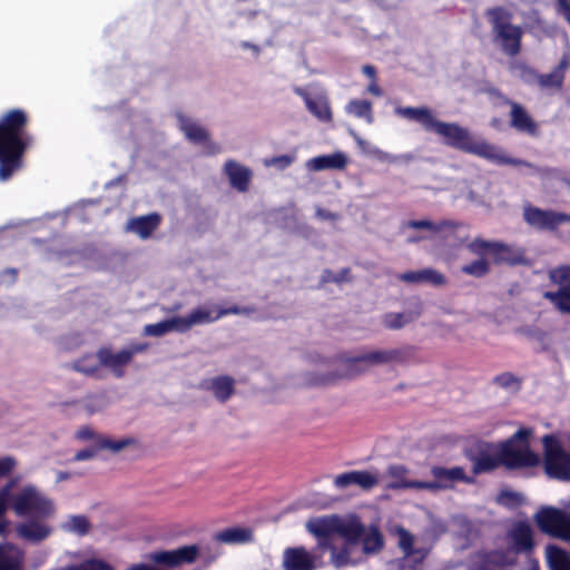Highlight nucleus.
<instances>
[{"mask_svg":"<svg viewBox=\"0 0 570 570\" xmlns=\"http://www.w3.org/2000/svg\"><path fill=\"white\" fill-rule=\"evenodd\" d=\"M395 114L419 122L428 131L439 135L445 145L462 151L476 155L499 165H521L523 161L505 156L504 151L485 141L475 140L466 128L455 122L438 120L428 107H397Z\"/></svg>","mask_w":570,"mask_h":570,"instance_id":"nucleus-1","label":"nucleus"},{"mask_svg":"<svg viewBox=\"0 0 570 570\" xmlns=\"http://www.w3.org/2000/svg\"><path fill=\"white\" fill-rule=\"evenodd\" d=\"M352 528L354 529L352 534L341 535L343 538L341 546L332 543L325 549L331 554L330 563L336 569L356 566L367 556L383 549V537L377 528H366L360 520Z\"/></svg>","mask_w":570,"mask_h":570,"instance_id":"nucleus-2","label":"nucleus"},{"mask_svg":"<svg viewBox=\"0 0 570 570\" xmlns=\"http://www.w3.org/2000/svg\"><path fill=\"white\" fill-rule=\"evenodd\" d=\"M413 355L414 348L411 346L364 352L341 361L334 372L315 375L309 383L312 385H330L338 380H351L362 374L365 366L403 364Z\"/></svg>","mask_w":570,"mask_h":570,"instance_id":"nucleus-3","label":"nucleus"},{"mask_svg":"<svg viewBox=\"0 0 570 570\" xmlns=\"http://www.w3.org/2000/svg\"><path fill=\"white\" fill-rule=\"evenodd\" d=\"M27 124L22 110L9 111L0 121V180H7L21 167V157L30 142L24 131Z\"/></svg>","mask_w":570,"mask_h":570,"instance_id":"nucleus-4","label":"nucleus"},{"mask_svg":"<svg viewBox=\"0 0 570 570\" xmlns=\"http://www.w3.org/2000/svg\"><path fill=\"white\" fill-rule=\"evenodd\" d=\"M544 471L553 479H570V433L549 434L542 439Z\"/></svg>","mask_w":570,"mask_h":570,"instance_id":"nucleus-5","label":"nucleus"},{"mask_svg":"<svg viewBox=\"0 0 570 570\" xmlns=\"http://www.w3.org/2000/svg\"><path fill=\"white\" fill-rule=\"evenodd\" d=\"M487 16L502 51L512 57L517 56L521 50V27L511 23V13L503 8L490 9Z\"/></svg>","mask_w":570,"mask_h":570,"instance_id":"nucleus-6","label":"nucleus"},{"mask_svg":"<svg viewBox=\"0 0 570 570\" xmlns=\"http://www.w3.org/2000/svg\"><path fill=\"white\" fill-rule=\"evenodd\" d=\"M530 435V430H519L510 440L498 444L504 466L515 469L539 464V455L529 448L528 439Z\"/></svg>","mask_w":570,"mask_h":570,"instance_id":"nucleus-7","label":"nucleus"},{"mask_svg":"<svg viewBox=\"0 0 570 570\" xmlns=\"http://www.w3.org/2000/svg\"><path fill=\"white\" fill-rule=\"evenodd\" d=\"M356 517L341 518L337 514L315 517L307 520L306 530L318 540V548L326 549L331 543L327 541L333 534H352V525L357 522Z\"/></svg>","mask_w":570,"mask_h":570,"instance_id":"nucleus-8","label":"nucleus"},{"mask_svg":"<svg viewBox=\"0 0 570 570\" xmlns=\"http://www.w3.org/2000/svg\"><path fill=\"white\" fill-rule=\"evenodd\" d=\"M11 507L18 515L35 514L39 518H46L55 513L52 500L33 485H27L16 495H12Z\"/></svg>","mask_w":570,"mask_h":570,"instance_id":"nucleus-9","label":"nucleus"},{"mask_svg":"<svg viewBox=\"0 0 570 570\" xmlns=\"http://www.w3.org/2000/svg\"><path fill=\"white\" fill-rule=\"evenodd\" d=\"M459 224L450 220H431L429 218L411 219L401 225V230L405 235L409 244H417L423 240L431 239L444 232H454Z\"/></svg>","mask_w":570,"mask_h":570,"instance_id":"nucleus-10","label":"nucleus"},{"mask_svg":"<svg viewBox=\"0 0 570 570\" xmlns=\"http://www.w3.org/2000/svg\"><path fill=\"white\" fill-rule=\"evenodd\" d=\"M540 530L550 535L570 541V515L554 508H542L534 514Z\"/></svg>","mask_w":570,"mask_h":570,"instance_id":"nucleus-11","label":"nucleus"},{"mask_svg":"<svg viewBox=\"0 0 570 570\" xmlns=\"http://www.w3.org/2000/svg\"><path fill=\"white\" fill-rule=\"evenodd\" d=\"M550 281L559 286L557 292H544L549 299L561 313L570 314V265L559 266L549 272Z\"/></svg>","mask_w":570,"mask_h":570,"instance_id":"nucleus-12","label":"nucleus"},{"mask_svg":"<svg viewBox=\"0 0 570 570\" xmlns=\"http://www.w3.org/2000/svg\"><path fill=\"white\" fill-rule=\"evenodd\" d=\"M570 66V59L568 56H563L559 65L547 75H539L533 69L529 68L523 63L513 65V69L520 72V77L527 78L532 77L535 79L538 86L542 89H556L560 90L563 85L564 75Z\"/></svg>","mask_w":570,"mask_h":570,"instance_id":"nucleus-13","label":"nucleus"},{"mask_svg":"<svg viewBox=\"0 0 570 570\" xmlns=\"http://www.w3.org/2000/svg\"><path fill=\"white\" fill-rule=\"evenodd\" d=\"M200 554L198 544L183 546L174 550L155 551L148 554V560L168 568H178L194 563Z\"/></svg>","mask_w":570,"mask_h":570,"instance_id":"nucleus-14","label":"nucleus"},{"mask_svg":"<svg viewBox=\"0 0 570 570\" xmlns=\"http://www.w3.org/2000/svg\"><path fill=\"white\" fill-rule=\"evenodd\" d=\"M322 564L321 558L304 547L287 548L283 552L284 570H316Z\"/></svg>","mask_w":570,"mask_h":570,"instance_id":"nucleus-15","label":"nucleus"},{"mask_svg":"<svg viewBox=\"0 0 570 570\" xmlns=\"http://www.w3.org/2000/svg\"><path fill=\"white\" fill-rule=\"evenodd\" d=\"M525 222L539 229H554L559 225L570 223V215L554 210H543L528 206L523 213Z\"/></svg>","mask_w":570,"mask_h":570,"instance_id":"nucleus-16","label":"nucleus"},{"mask_svg":"<svg viewBox=\"0 0 570 570\" xmlns=\"http://www.w3.org/2000/svg\"><path fill=\"white\" fill-rule=\"evenodd\" d=\"M380 483V478L376 472L373 471H350L346 473L338 474L334 479V484L338 489H345L350 485H357L364 491H370Z\"/></svg>","mask_w":570,"mask_h":570,"instance_id":"nucleus-17","label":"nucleus"},{"mask_svg":"<svg viewBox=\"0 0 570 570\" xmlns=\"http://www.w3.org/2000/svg\"><path fill=\"white\" fill-rule=\"evenodd\" d=\"M409 470L402 464H392L386 470V475L391 481L386 484V489L402 490V489H433L434 484H425L423 481H411L407 479Z\"/></svg>","mask_w":570,"mask_h":570,"instance_id":"nucleus-18","label":"nucleus"},{"mask_svg":"<svg viewBox=\"0 0 570 570\" xmlns=\"http://www.w3.org/2000/svg\"><path fill=\"white\" fill-rule=\"evenodd\" d=\"M508 539L511 543V549L517 552H528L532 550L533 531L528 522H517L508 532Z\"/></svg>","mask_w":570,"mask_h":570,"instance_id":"nucleus-19","label":"nucleus"},{"mask_svg":"<svg viewBox=\"0 0 570 570\" xmlns=\"http://www.w3.org/2000/svg\"><path fill=\"white\" fill-rule=\"evenodd\" d=\"M97 357L100 365L109 368L117 377L124 375L125 367L131 362L130 353H126L125 350L114 352L110 348H100Z\"/></svg>","mask_w":570,"mask_h":570,"instance_id":"nucleus-20","label":"nucleus"},{"mask_svg":"<svg viewBox=\"0 0 570 570\" xmlns=\"http://www.w3.org/2000/svg\"><path fill=\"white\" fill-rule=\"evenodd\" d=\"M431 474L434 476V481H423L425 484H434L436 488L426 489L428 491H439L441 489H445L450 487L453 482L464 481L466 479L465 472L460 466L454 468H443V466H432Z\"/></svg>","mask_w":570,"mask_h":570,"instance_id":"nucleus-21","label":"nucleus"},{"mask_svg":"<svg viewBox=\"0 0 570 570\" xmlns=\"http://www.w3.org/2000/svg\"><path fill=\"white\" fill-rule=\"evenodd\" d=\"M508 104L511 107V126L518 131L535 136L538 134V125L528 114V111L518 102L508 100Z\"/></svg>","mask_w":570,"mask_h":570,"instance_id":"nucleus-22","label":"nucleus"},{"mask_svg":"<svg viewBox=\"0 0 570 570\" xmlns=\"http://www.w3.org/2000/svg\"><path fill=\"white\" fill-rule=\"evenodd\" d=\"M399 279L410 284H431L434 286H443L446 284L445 276L433 268L409 271L399 275Z\"/></svg>","mask_w":570,"mask_h":570,"instance_id":"nucleus-23","label":"nucleus"},{"mask_svg":"<svg viewBox=\"0 0 570 570\" xmlns=\"http://www.w3.org/2000/svg\"><path fill=\"white\" fill-rule=\"evenodd\" d=\"M203 387L209 391L219 402H226L235 392V381L230 376H216L203 383Z\"/></svg>","mask_w":570,"mask_h":570,"instance_id":"nucleus-24","label":"nucleus"},{"mask_svg":"<svg viewBox=\"0 0 570 570\" xmlns=\"http://www.w3.org/2000/svg\"><path fill=\"white\" fill-rule=\"evenodd\" d=\"M17 533L20 538L39 542L47 539L51 533V528L43 521L31 520L17 525Z\"/></svg>","mask_w":570,"mask_h":570,"instance_id":"nucleus-25","label":"nucleus"},{"mask_svg":"<svg viewBox=\"0 0 570 570\" xmlns=\"http://www.w3.org/2000/svg\"><path fill=\"white\" fill-rule=\"evenodd\" d=\"M225 173L234 188L239 191L247 190L249 180L252 178L250 169L234 160H228L225 164Z\"/></svg>","mask_w":570,"mask_h":570,"instance_id":"nucleus-26","label":"nucleus"},{"mask_svg":"<svg viewBox=\"0 0 570 570\" xmlns=\"http://www.w3.org/2000/svg\"><path fill=\"white\" fill-rule=\"evenodd\" d=\"M347 164V158L343 153L323 155L314 157L306 163V168L312 171L325 169H343Z\"/></svg>","mask_w":570,"mask_h":570,"instance_id":"nucleus-27","label":"nucleus"},{"mask_svg":"<svg viewBox=\"0 0 570 570\" xmlns=\"http://www.w3.org/2000/svg\"><path fill=\"white\" fill-rule=\"evenodd\" d=\"M503 465V459L498 445H492L487 452H482L474 459L473 471L474 473L489 472Z\"/></svg>","mask_w":570,"mask_h":570,"instance_id":"nucleus-28","label":"nucleus"},{"mask_svg":"<svg viewBox=\"0 0 570 570\" xmlns=\"http://www.w3.org/2000/svg\"><path fill=\"white\" fill-rule=\"evenodd\" d=\"M215 540L226 544H240L253 540V531L249 528L234 527L215 534Z\"/></svg>","mask_w":570,"mask_h":570,"instance_id":"nucleus-29","label":"nucleus"},{"mask_svg":"<svg viewBox=\"0 0 570 570\" xmlns=\"http://www.w3.org/2000/svg\"><path fill=\"white\" fill-rule=\"evenodd\" d=\"M160 217L157 214L141 216L128 222L127 228L141 238H147L158 226Z\"/></svg>","mask_w":570,"mask_h":570,"instance_id":"nucleus-30","label":"nucleus"},{"mask_svg":"<svg viewBox=\"0 0 570 570\" xmlns=\"http://www.w3.org/2000/svg\"><path fill=\"white\" fill-rule=\"evenodd\" d=\"M22 552L14 546H0V570H21Z\"/></svg>","mask_w":570,"mask_h":570,"instance_id":"nucleus-31","label":"nucleus"},{"mask_svg":"<svg viewBox=\"0 0 570 570\" xmlns=\"http://www.w3.org/2000/svg\"><path fill=\"white\" fill-rule=\"evenodd\" d=\"M546 559L550 570H570L569 553L557 546L546 548Z\"/></svg>","mask_w":570,"mask_h":570,"instance_id":"nucleus-32","label":"nucleus"},{"mask_svg":"<svg viewBox=\"0 0 570 570\" xmlns=\"http://www.w3.org/2000/svg\"><path fill=\"white\" fill-rule=\"evenodd\" d=\"M492 256L497 263H508L511 265H515L523 262L522 252L514 250L512 247L498 242L494 246Z\"/></svg>","mask_w":570,"mask_h":570,"instance_id":"nucleus-33","label":"nucleus"},{"mask_svg":"<svg viewBox=\"0 0 570 570\" xmlns=\"http://www.w3.org/2000/svg\"><path fill=\"white\" fill-rule=\"evenodd\" d=\"M306 108L321 121L330 122L332 120V110L325 97L306 98Z\"/></svg>","mask_w":570,"mask_h":570,"instance_id":"nucleus-34","label":"nucleus"},{"mask_svg":"<svg viewBox=\"0 0 570 570\" xmlns=\"http://www.w3.org/2000/svg\"><path fill=\"white\" fill-rule=\"evenodd\" d=\"M345 110L356 118H364L367 124L374 121L371 101L353 99L346 105Z\"/></svg>","mask_w":570,"mask_h":570,"instance_id":"nucleus-35","label":"nucleus"},{"mask_svg":"<svg viewBox=\"0 0 570 570\" xmlns=\"http://www.w3.org/2000/svg\"><path fill=\"white\" fill-rule=\"evenodd\" d=\"M413 320L414 316L411 313L390 312L382 316L381 322L385 328L397 331L410 324Z\"/></svg>","mask_w":570,"mask_h":570,"instance_id":"nucleus-36","label":"nucleus"},{"mask_svg":"<svg viewBox=\"0 0 570 570\" xmlns=\"http://www.w3.org/2000/svg\"><path fill=\"white\" fill-rule=\"evenodd\" d=\"M179 122L180 129L189 140L200 142L207 139V131L197 122L184 117L179 118Z\"/></svg>","mask_w":570,"mask_h":570,"instance_id":"nucleus-37","label":"nucleus"},{"mask_svg":"<svg viewBox=\"0 0 570 570\" xmlns=\"http://www.w3.org/2000/svg\"><path fill=\"white\" fill-rule=\"evenodd\" d=\"M137 441L134 438H122L120 440H111L108 438H99L98 439V448L110 450L114 453L121 452L122 450L135 445Z\"/></svg>","mask_w":570,"mask_h":570,"instance_id":"nucleus-38","label":"nucleus"},{"mask_svg":"<svg viewBox=\"0 0 570 570\" xmlns=\"http://www.w3.org/2000/svg\"><path fill=\"white\" fill-rule=\"evenodd\" d=\"M62 529L79 535L86 534L90 529L89 520L85 515H71L62 524Z\"/></svg>","mask_w":570,"mask_h":570,"instance_id":"nucleus-39","label":"nucleus"},{"mask_svg":"<svg viewBox=\"0 0 570 570\" xmlns=\"http://www.w3.org/2000/svg\"><path fill=\"white\" fill-rule=\"evenodd\" d=\"M517 561V552L512 549L508 551H495L489 556V563L494 564L499 568L511 567Z\"/></svg>","mask_w":570,"mask_h":570,"instance_id":"nucleus-40","label":"nucleus"},{"mask_svg":"<svg viewBox=\"0 0 570 570\" xmlns=\"http://www.w3.org/2000/svg\"><path fill=\"white\" fill-rule=\"evenodd\" d=\"M189 320L191 326H195L198 324L212 323L214 321H217L218 317L217 312L215 313L213 308L198 307L189 314Z\"/></svg>","mask_w":570,"mask_h":570,"instance_id":"nucleus-41","label":"nucleus"},{"mask_svg":"<svg viewBox=\"0 0 570 570\" xmlns=\"http://www.w3.org/2000/svg\"><path fill=\"white\" fill-rule=\"evenodd\" d=\"M490 271L489 263L483 257L472 262L471 264L464 265L462 272L466 275L482 277Z\"/></svg>","mask_w":570,"mask_h":570,"instance_id":"nucleus-42","label":"nucleus"},{"mask_svg":"<svg viewBox=\"0 0 570 570\" xmlns=\"http://www.w3.org/2000/svg\"><path fill=\"white\" fill-rule=\"evenodd\" d=\"M61 570H114V568L100 559H89L80 564L66 567Z\"/></svg>","mask_w":570,"mask_h":570,"instance_id":"nucleus-43","label":"nucleus"},{"mask_svg":"<svg viewBox=\"0 0 570 570\" xmlns=\"http://www.w3.org/2000/svg\"><path fill=\"white\" fill-rule=\"evenodd\" d=\"M396 534L399 538V547L404 552V554L406 557L414 554V549H413L414 538H413V535L404 528H397Z\"/></svg>","mask_w":570,"mask_h":570,"instance_id":"nucleus-44","label":"nucleus"},{"mask_svg":"<svg viewBox=\"0 0 570 570\" xmlns=\"http://www.w3.org/2000/svg\"><path fill=\"white\" fill-rule=\"evenodd\" d=\"M495 244L497 242H488L481 238H476L468 245V248L470 252L476 255H482L485 250L492 255Z\"/></svg>","mask_w":570,"mask_h":570,"instance_id":"nucleus-45","label":"nucleus"},{"mask_svg":"<svg viewBox=\"0 0 570 570\" xmlns=\"http://www.w3.org/2000/svg\"><path fill=\"white\" fill-rule=\"evenodd\" d=\"M170 332V327L168 325L167 320L156 323V324H148L144 327V335L146 336H155L159 337Z\"/></svg>","mask_w":570,"mask_h":570,"instance_id":"nucleus-46","label":"nucleus"},{"mask_svg":"<svg viewBox=\"0 0 570 570\" xmlns=\"http://www.w3.org/2000/svg\"><path fill=\"white\" fill-rule=\"evenodd\" d=\"M106 406L107 402L102 395H92L86 399L85 407L90 414L100 412Z\"/></svg>","mask_w":570,"mask_h":570,"instance_id":"nucleus-47","label":"nucleus"},{"mask_svg":"<svg viewBox=\"0 0 570 570\" xmlns=\"http://www.w3.org/2000/svg\"><path fill=\"white\" fill-rule=\"evenodd\" d=\"M167 322L170 327V332L184 333L193 327L190 324L189 315L185 316V317H181V316L173 317V318L167 320Z\"/></svg>","mask_w":570,"mask_h":570,"instance_id":"nucleus-48","label":"nucleus"},{"mask_svg":"<svg viewBox=\"0 0 570 570\" xmlns=\"http://www.w3.org/2000/svg\"><path fill=\"white\" fill-rule=\"evenodd\" d=\"M91 357H85L82 360H79L75 364V368L83 374L87 375H94L98 372L99 365H97L95 362H90Z\"/></svg>","mask_w":570,"mask_h":570,"instance_id":"nucleus-49","label":"nucleus"},{"mask_svg":"<svg viewBox=\"0 0 570 570\" xmlns=\"http://www.w3.org/2000/svg\"><path fill=\"white\" fill-rule=\"evenodd\" d=\"M294 158L288 155H283L278 157H274L265 161L267 166H275L279 169H284L288 167L293 163Z\"/></svg>","mask_w":570,"mask_h":570,"instance_id":"nucleus-50","label":"nucleus"},{"mask_svg":"<svg viewBox=\"0 0 570 570\" xmlns=\"http://www.w3.org/2000/svg\"><path fill=\"white\" fill-rule=\"evenodd\" d=\"M17 462L12 456L0 458V478L8 475L16 468Z\"/></svg>","mask_w":570,"mask_h":570,"instance_id":"nucleus-51","label":"nucleus"},{"mask_svg":"<svg viewBox=\"0 0 570 570\" xmlns=\"http://www.w3.org/2000/svg\"><path fill=\"white\" fill-rule=\"evenodd\" d=\"M11 488L12 483H9L0 490V515L6 512L9 501H11Z\"/></svg>","mask_w":570,"mask_h":570,"instance_id":"nucleus-52","label":"nucleus"},{"mask_svg":"<svg viewBox=\"0 0 570 570\" xmlns=\"http://www.w3.org/2000/svg\"><path fill=\"white\" fill-rule=\"evenodd\" d=\"M252 312H253L252 308H247V307L239 308L237 306H233L230 308L217 309V317L219 320L220 317L228 315V314H250Z\"/></svg>","mask_w":570,"mask_h":570,"instance_id":"nucleus-53","label":"nucleus"},{"mask_svg":"<svg viewBox=\"0 0 570 570\" xmlns=\"http://www.w3.org/2000/svg\"><path fill=\"white\" fill-rule=\"evenodd\" d=\"M370 155L374 156L376 159H379L380 161H389V163H395L399 157L396 156H393L391 154H387L385 151H382L381 149L379 148H372L370 150Z\"/></svg>","mask_w":570,"mask_h":570,"instance_id":"nucleus-54","label":"nucleus"},{"mask_svg":"<svg viewBox=\"0 0 570 570\" xmlns=\"http://www.w3.org/2000/svg\"><path fill=\"white\" fill-rule=\"evenodd\" d=\"M557 10L570 24V0H557Z\"/></svg>","mask_w":570,"mask_h":570,"instance_id":"nucleus-55","label":"nucleus"},{"mask_svg":"<svg viewBox=\"0 0 570 570\" xmlns=\"http://www.w3.org/2000/svg\"><path fill=\"white\" fill-rule=\"evenodd\" d=\"M76 438L81 441H89L96 438V433L90 426H81L76 432Z\"/></svg>","mask_w":570,"mask_h":570,"instance_id":"nucleus-56","label":"nucleus"},{"mask_svg":"<svg viewBox=\"0 0 570 570\" xmlns=\"http://www.w3.org/2000/svg\"><path fill=\"white\" fill-rule=\"evenodd\" d=\"M97 452L92 449H85L79 452H77L73 456L75 461H86L95 458Z\"/></svg>","mask_w":570,"mask_h":570,"instance_id":"nucleus-57","label":"nucleus"},{"mask_svg":"<svg viewBox=\"0 0 570 570\" xmlns=\"http://www.w3.org/2000/svg\"><path fill=\"white\" fill-rule=\"evenodd\" d=\"M148 347L147 344L145 343H141V344H132L130 345L128 348H125L126 353H130V361L132 360V357L138 354V353H142L144 351H146V348Z\"/></svg>","mask_w":570,"mask_h":570,"instance_id":"nucleus-58","label":"nucleus"},{"mask_svg":"<svg viewBox=\"0 0 570 570\" xmlns=\"http://www.w3.org/2000/svg\"><path fill=\"white\" fill-rule=\"evenodd\" d=\"M497 381H498L502 386H505V387H508V386H510V385H512V384H515V383H517V380H515L512 375H510V374H503V375L499 376V377L497 379Z\"/></svg>","mask_w":570,"mask_h":570,"instance_id":"nucleus-59","label":"nucleus"},{"mask_svg":"<svg viewBox=\"0 0 570 570\" xmlns=\"http://www.w3.org/2000/svg\"><path fill=\"white\" fill-rule=\"evenodd\" d=\"M367 91L376 97H380L382 96V90L381 88L379 87V85L376 83V80H372V82L370 83V86L367 87Z\"/></svg>","mask_w":570,"mask_h":570,"instance_id":"nucleus-60","label":"nucleus"},{"mask_svg":"<svg viewBox=\"0 0 570 570\" xmlns=\"http://www.w3.org/2000/svg\"><path fill=\"white\" fill-rule=\"evenodd\" d=\"M355 140L357 142V145L364 150V151H367L370 154V150L373 148L370 146V144L367 141H365L364 139L360 138L358 136H355Z\"/></svg>","mask_w":570,"mask_h":570,"instance_id":"nucleus-61","label":"nucleus"},{"mask_svg":"<svg viewBox=\"0 0 570 570\" xmlns=\"http://www.w3.org/2000/svg\"><path fill=\"white\" fill-rule=\"evenodd\" d=\"M362 70H363V72H364L367 77H370L372 80H376V79H375V73H376V72H375V68H374L373 66L366 65V66H364V67H363V69H362Z\"/></svg>","mask_w":570,"mask_h":570,"instance_id":"nucleus-62","label":"nucleus"},{"mask_svg":"<svg viewBox=\"0 0 570 570\" xmlns=\"http://www.w3.org/2000/svg\"><path fill=\"white\" fill-rule=\"evenodd\" d=\"M70 478V473L68 472H59L58 475H57V481H65V480H68Z\"/></svg>","mask_w":570,"mask_h":570,"instance_id":"nucleus-63","label":"nucleus"},{"mask_svg":"<svg viewBox=\"0 0 570 570\" xmlns=\"http://www.w3.org/2000/svg\"><path fill=\"white\" fill-rule=\"evenodd\" d=\"M295 94H297L298 96H301L304 101L306 102V98H311L306 92L305 90H303L302 88H295L294 89Z\"/></svg>","mask_w":570,"mask_h":570,"instance_id":"nucleus-64","label":"nucleus"}]
</instances>
